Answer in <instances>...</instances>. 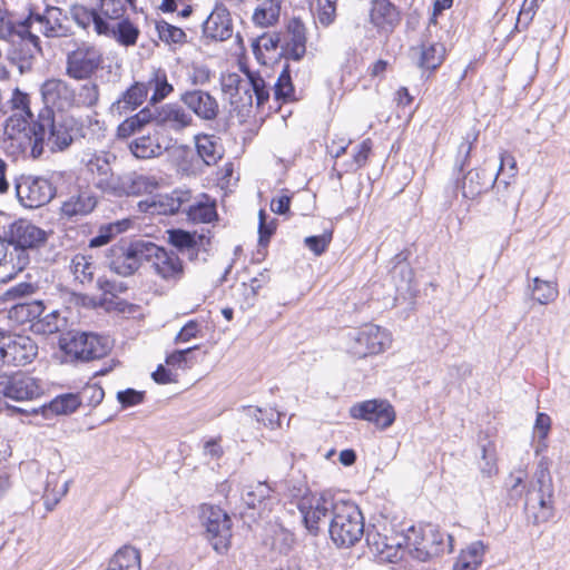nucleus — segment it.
Instances as JSON below:
<instances>
[{
	"label": "nucleus",
	"mask_w": 570,
	"mask_h": 570,
	"mask_svg": "<svg viewBox=\"0 0 570 570\" xmlns=\"http://www.w3.org/2000/svg\"><path fill=\"white\" fill-rule=\"evenodd\" d=\"M73 141V128L68 120H56L50 109H42L29 127L26 140H19L22 153L30 150L33 159L40 158L47 147L51 153L66 150Z\"/></svg>",
	"instance_id": "nucleus-1"
},
{
	"label": "nucleus",
	"mask_w": 570,
	"mask_h": 570,
	"mask_svg": "<svg viewBox=\"0 0 570 570\" xmlns=\"http://www.w3.org/2000/svg\"><path fill=\"white\" fill-rule=\"evenodd\" d=\"M524 510L535 525L554 515V488L546 460H540L530 488L525 493Z\"/></svg>",
	"instance_id": "nucleus-2"
},
{
	"label": "nucleus",
	"mask_w": 570,
	"mask_h": 570,
	"mask_svg": "<svg viewBox=\"0 0 570 570\" xmlns=\"http://www.w3.org/2000/svg\"><path fill=\"white\" fill-rule=\"evenodd\" d=\"M332 541L340 548L353 547L364 534V518L358 507L340 500L336 513L328 523Z\"/></svg>",
	"instance_id": "nucleus-3"
},
{
	"label": "nucleus",
	"mask_w": 570,
	"mask_h": 570,
	"mask_svg": "<svg viewBox=\"0 0 570 570\" xmlns=\"http://www.w3.org/2000/svg\"><path fill=\"white\" fill-rule=\"evenodd\" d=\"M17 36L30 47L22 56H18L17 51L12 52L11 59L19 62V68L22 70L24 67H30V59L33 55L41 52L39 37L28 29V20L26 18H18L16 13L8 11L0 6V40H10L11 37Z\"/></svg>",
	"instance_id": "nucleus-4"
},
{
	"label": "nucleus",
	"mask_w": 570,
	"mask_h": 570,
	"mask_svg": "<svg viewBox=\"0 0 570 570\" xmlns=\"http://www.w3.org/2000/svg\"><path fill=\"white\" fill-rule=\"evenodd\" d=\"M147 242L122 239L114 244L106 253V264L111 272L120 276L134 275L145 262Z\"/></svg>",
	"instance_id": "nucleus-5"
},
{
	"label": "nucleus",
	"mask_w": 570,
	"mask_h": 570,
	"mask_svg": "<svg viewBox=\"0 0 570 570\" xmlns=\"http://www.w3.org/2000/svg\"><path fill=\"white\" fill-rule=\"evenodd\" d=\"M104 53L90 42L75 43L66 55L65 73L73 80H89L102 68Z\"/></svg>",
	"instance_id": "nucleus-6"
},
{
	"label": "nucleus",
	"mask_w": 570,
	"mask_h": 570,
	"mask_svg": "<svg viewBox=\"0 0 570 570\" xmlns=\"http://www.w3.org/2000/svg\"><path fill=\"white\" fill-rule=\"evenodd\" d=\"M59 346L66 354L81 361L100 358L109 350L106 338L76 330L63 332L59 338Z\"/></svg>",
	"instance_id": "nucleus-7"
},
{
	"label": "nucleus",
	"mask_w": 570,
	"mask_h": 570,
	"mask_svg": "<svg viewBox=\"0 0 570 570\" xmlns=\"http://www.w3.org/2000/svg\"><path fill=\"white\" fill-rule=\"evenodd\" d=\"M338 501L330 492L311 494L301 499L298 510L303 515L304 525L311 534L317 535L321 527L325 525L327 521L331 522L336 513Z\"/></svg>",
	"instance_id": "nucleus-8"
},
{
	"label": "nucleus",
	"mask_w": 570,
	"mask_h": 570,
	"mask_svg": "<svg viewBox=\"0 0 570 570\" xmlns=\"http://www.w3.org/2000/svg\"><path fill=\"white\" fill-rule=\"evenodd\" d=\"M346 337L348 352L360 358L382 353L391 343L390 334L374 324L352 330Z\"/></svg>",
	"instance_id": "nucleus-9"
},
{
	"label": "nucleus",
	"mask_w": 570,
	"mask_h": 570,
	"mask_svg": "<svg viewBox=\"0 0 570 570\" xmlns=\"http://www.w3.org/2000/svg\"><path fill=\"white\" fill-rule=\"evenodd\" d=\"M10 102L13 114L6 120L4 135L9 140L19 145V140H26L29 127L36 119L30 109V98L27 94L18 88L14 89Z\"/></svg>",
	"instance_id": "nucleus-10"
},
{
	"label": "nucleus",
	"mask_w": 570,
	"mask_h": 570,
	"mask_svg": "<svg viewBox=\"0 0 570 570\" xmlns=\"http://www.w3.org/2000/svg\"><path fill=\"white\" fill-rule=\"evenodd\" d=\"M200 519L213 548L219 553L227 550L232 537L230 520L227 513L218 507L204 504Z\"/></svg>",
	"instance_id": "nucleus-11"
},
{
	"label": "nucleus",
	"mask_w": 570,
	"mask_h": 570,
	"mask_svg": "<svg viewBox=\"0 0 570 570\" xmlns=\"http://www.w3.org/2000/svg\"><path fill=\"white\" fill-rule=\"evenodd\" d=\"M16 194L23 207L39 208L53 198L56 189L47 178L21 176L16 184Z\"/></svg>",
	"instance_id": "nucleus-12"
},
{
	"label": "nucleus",
	"mask_w": 570,
	"mask_h": 570,
	"mask_svg": "<svg viewBox=\"0 0 570 570\" xmlns=\"http://www.w3.org/2000/svg\"><path fill=\"white\" fill-rule=\"evenodd\" d=\"M38 354L36 342L24 335H8L0 338V361L13 366H23Z\"/></svg>",
	"instance_id": "nucleus-13"
},
{
	"label": "nucleus",
	"mask_w": 570,
	"mask_h": 570,
	"mask_svg": "<svg viewBox=\"0 0 570 570\" xmlns=\"http://www.w3.org/2000/svg\"><path fill=\"white\" fill-rule=\"evenodd\" d=\"M412 533L415 538L412 540V538L409 537L407 544L414 547L415 558L422 561H426L428 559L436 557L445 551L451 552L453 550L452 537L440 532L432 525H429L423 530L420 539L413 529Z\"/></svg>",
	"instance_id": "nucleus-14"
},
{
	"label": "nucleus",
	"mask_w": 570,
	"mask_h": 570,
	"mask_svg": "<svg viewBox=\"0 0 570 570\" xmlns=\"http://www.w3.org/2000/svg\"><path fill=\"white\" fill-rule=\"evenodd\" d=\"M116 157L109 153H89L82 158L87 173L90 175L92 185L105 194L110 195L115 185L116 175L111 168V161Z\"/></svg>",
	"instance_id": "nucleus-15"
},
{
	"label": "nucleus",
	"mask_w": 570,
	"mask_h": 570,
	"mask_svg": "<svg viewBox=\"0 0 570 570\" xmlns=\"http://www.w3.org/2000/svg\"><path fill=\"white\" fill-rule=\"evenodd\" d=\"M48 234L46 230L33 225L26 219H19L11 224L7 243L10 244V249H21L29 264L28 249L38 248L47 242Z\"/></svg>",
	"instance_id": "nucleus-16"
},
{
	"label": "nucleus",
	"mask_w": 570,
	"mask_h": 570,
	"mask_svg": "<svg viewBox=\"0 0 570 570\" xmlns=\"http://www.w3.org/2000/svg\"><path fill=\"white\" fill-rule=\"evenodd\" d=\"M28 29L38 24V31L47 38H62L71 35L67 14L58 7H47L42 14L30 12L27 16Z\"/></svg>",
	"instance_id": "nucleus-17"
},
{
	"label": "nucleus",
	"mask_w": 570,
	"mask_h": 570,
	"mask_svg": "<svg viewBox=\"0 0 570 570\" xmlns=\"http://www.w3.org/2000/svg\"><path fill=\"white\" fill-rule=\"evenodd\" d=\"M145 262H150L155 273L165 281H178L184 275L183 262L175 252L147 242Z\"/></svg>",
	"instance_id": "nucleus-18"
},
{
	"label": "nucleus",
	"mask_w": 570,
	"mask_h": 570,
	"mask_svg": "<svg viewBox=\"0 0 570 570\" xmlns=\"http://www.w3.org/2000/svg\"><path fill=\"white\" fill-rule=\"evenodd\" d=\"M350 415L361 419L377 428H389L395 421V411L386 400L373 399L356 403L350 407Z\"/></svg>",
	"instance_id": "nucleus-19"
},
{
	"label": "nucleus",
	"mask_w": 570,
	"mask_h": 570,
	"mask_svg": "<svg viewBox=\"0 0 570 570\" xmlns=\"http://www.w3.org/2000/svg\"><path fill=\"white\" fill-rule=\"evenodd\" d=\"M40 94L45 104L43 109L59 112L70 111L72 108V86L60 78L47 79L40 87Z\"/></svg>",
	"instance_id": "nucleus-20"
},
{
	"label": "nucleus",
	"mask_w": 570,
	"mask_h": 570,
	"mask_svg": "<svg viewBox=\"0 0 570 570\" xmlns=\"http://www.w3.org/2000/svg\"><path fill=\"white\" fill-rule=\"evenodd\" d=\"M157 187L158 181L155 177L131 171L117 176L110 195L116 197L138 196L145 193H151Z\"/></svg>",
	"instance_id": "nucleus-21"
},
{
	"label": "nucleus",
	"mask_w": 570,
	"mask_h": 570,
	"mask_svg": "<svg viewBox=\"0 0 570 570\" xmlns=\"http://www.w3.org/2000/svg\"><path fill=\"white\" fill-rule=\"evenodd\" d=\"M153 109L155 125L164 129L180 132L193 125V116L178 104H165Z\"/></svg>",
	"instance_id": "nucleus-22"
},
{
	"label": "nucleus",
	"mask_w": 570,
	"mask_h": 570,
	"mask_svg": "<svg viewBox=\"0 0 570 570\" xmlns=\"http://www.w3.org/2000/svg\"><path fill=\"white\" fill-rule=\"evenodd\" d=\"M207 38L224 41L233 35V22L229 11L223 3H217L203 24Z\"/></svg>",
	"instance_id": "nucleus-23"
},
{
	"label": "nucleus",
	"mask_w": 570,
	"mask_h": 570,
	"mask_svg": "<svg viewBox=\"0 0 570 570\" xmlns=\"http://www.w3.org/2000/svg\"><path fill=\"white\" fill-rule=\"evenodd\" d=\"M4 396L16 400H32L41 394V387L35 377L26 374H17L1 382Z\"/></svg>",
	"instance_id": "nucleus-24"
},
{
	"label": "nucleus",
	"mask_w": 570,
	"mask_h": 570,
	"mask_svg": "<svg viewBox=\"0 0 570 570\" xmlns=\"http://www.w3.org/2000/svg\"><path fill=\"white\" fill-rule=\"evenodd\" d=\"M180 100L189 110L204 120H213L218 115V102L207 91H186L180 96Z\"/></svg>",
	"instance_id": "nucleus-25"
},
{
	"label": "nucleus",
	"mask_w": 570,
	"mask_h": 570,
	"mask_svg": "<svg viewBox=\"0 0 570 570\" xmlns=\"http://www.w3.org/2000/svg\"><path fill=\"white\" fill-rule=\"evenodd\" d=\"M96 206L97 198L91 191L78 190L61 204L60 210L63 217L77 220L78 218L90 214Z\"/></svg>",
	"instance_id": "nucleus-26"
},
{
	"label": "nucleus",
	"mask_w": 570,
	"mask_h": 570,
	"mask_svg": "<svg viewBox=\"0 0 570 570\" xmlns=\"http://www.w3.org/2000/svg\"><path fill=\"white\" fill-rule=\"evenodd\" d=\"M28 315H32L33 317H38V320L33 323L32 327L35 331L42 335H50L58 332H62L67 326L66 317L61 316L59 312L52 311L43 316H41L43 312V306L40 302H37L27 307Z\"/></svg>",
	"instance_id": "nucleus-27"
},
{
	"label": "nucleus",
	"mask_w": 570,
	"mask_h": 570,
	"mask_svg": "<svg viewBox=\"0 0 570 570\" xmlns=\"http://www.w3.org/2000/svg\"><path fill=\"white\" fill-rule=\"evenodd\" d=\"M27 266V258L21 249L11 252L10 244L0 239V282L12 279Z\"/></svg>",
	"instance_id": "nucleus-28"
},
{
	"label": "nucleus",
	"mask_w": 570,
	"mask_h": 570,
	"mask_svg": "<svg viewBox=\"0 0 570 570\" xmlns=\"http://www.w3.org/2000/svg\"><path fill=\"white\" fill-rule=\"evenodd\" d=\"M306 52V31L298 19H293L287 26L283 53L286 58L295 61L301 60Z\"/></svg>",
	"instance_id": "nucleus-29"
},
{
	"label": "nucleus",
	"mask_w": 570,
	"mask_h": 570,
	"mask_svg": "<svg viewBox=\"0 0 570 570\" xmlns=\"http://www.w3.org/2000/svg\"><path fill=\"white\" fill-rule=\"evenodd\" d=\"M191 195L189 190L175 189L169 194H160L153 197L154 212L156 215H174L183 212L185 205L190 203Z\"/></svg>",
	"instance_id": "nucleus-30"
},
{
	"label": "nucleus",
	"mask_w": 570,
	"mask_h": 570,
	"mask_svg": "<svg viewBox=\"0 0 570 570\" xmlns=\"http://www.w3.org/2000/svg\"><path fill=\"white\" fill-rule=\"evenodd\" d=\"M371 22L379 29L392 31L400 22V12L389 0H375L370 12Z\"/></svg>",
	"instance_id": "nucleus-31"
},
{
	"label": "nucleus",
	"mask_w": 570,
	"mask_h": 570,
	"mask_svg": "<svg viewBox=\"0 0 570 570\" xmlns=\"http://www.w3.org/2000/svg\"><path fill=\"white\" fill-rule=\"evenodd\" d=\"M148 95V86L144 82L132 83L122 95L111 105V111L118 115L130 112L141 106Z\"/></svg>",
	"instance_id": "nucleus-32"
},
{
	"label": "nucleus",
	"mask_w": 570,
	"mask_h": 570,
	"mask_svg": "<svg viewBox=\"0 0 570 570\" xmlns=\"http://www.w3.org/2000/svg\"><path fill=\"white\" fill-rule=\"evenodd\" d=\"M411 51L417 57V66L422 69L435 70L443 61L445 49L438 42H422L412 47Z\"/></svg>",
	"instance_id": "nucleus-33"
},
{
	"label": "nucleus",
	"mask_w": 570,
	"mask_h": 570,
	"mask_svg": "<svg viewBox=\"0 0 570 570\" xmlns=\"http://www.w3.org/2000/svg\"><path fill=\"white\" fill-rule=\"evenodd\" d=\"M168 242L180 252L196 249L206 252V245L209 244V238L204 234L171 229L168 230Z\"/></svg>",
	"instance_id": "nucleus-34"
},
{
	"label": "nucleus",
	"mask_w": 570,
	"mask_h": 570,
	"mask_svg": "<svg viewBox=\"0 0 570 570\" xmlns=\"http://www.w3.org/2000/svg\"><path fill=\"white\" fill-rule=\"evenodd\" d=\"M106 570H141L139 550L132 546H122L109 559Z\"/></svg>",
	"instance_id": "nucleus-35"
},
{
	"label": "nucleus",
	"mask_w": 570,
	"mask_h": 570,
	"mask_svg": "<svg viewBox=\"0 0 570 570\" xmlns=\"http://www.w3.org/2000/svg\"><path fill=\"white\" fill-rule=\"evenodd\" d=\"M487 546L478 540L462 549L453 564V570H476L483 562Z\"/></svg>",
	"instance_id": "nucleus-36"
},
{
	"label": "nucleus",
	"mask_w": 570,
	"mask_h": 570,
	"mask_svg": "<svg viewBox=\"0 0 570 570\" xmlns=\"http://www.w3.org/2000/svg\"><path fill=\"white\" fill-rule=\"evenodd\" d=\"M285 417V415L273 409L262 410L256 406H246L243 409V424L247 425L257 424L267 428L276 424L281 428Z\"/></svg>",
	"instance_id": "nucleus-37"
},
{
	"label": "nucleus",
	"mask_w": 570,
	"mask_h": 570,
	"mask_svg": "<svg viewBox=\"0 0 570 570\" xmlns=\"http://www.w3.org/2000/svg\"><path fill=\"white\" fill-rule=\"evenodd\" d=\"M245 75L247 95H245V98L239 97V100L242 101L243 106H252L253 96L249 94V90H252L256 97V105L259 107L269 98L268 86L258 72H254L247 69L245 70Z\"/></svg>",
	"instance_id": "nucleus-38"
},
{
	"label": "nucleus",
	"mask_w": 570,
	"mask_h": 570,
	"mask_svg": "<svg viewBox=\"0 0 570 570\" xmlns=\"http://www.w3.org/2000/svg\"><path fill=\"white\" fill-rule=\"evenodd\" d=\"M283 0H262L254 10L252 21L256 27L268 28L278 22Z\"/></svg>",
	"instance_id": "nucleus-39"
},
{
	"label": "nucleus",
	"mask_w": 570,
	"mask_h": 570,
	"mask_svg": "<svg viewBox=\"0 0 570 570\" xmlns=\"http://www.w3.org/2000/svg\"><path fill=\"white\" fill-rule=\"evenodd\" d=\"M70 13L75 22L82 28L88 27L92 22L95 31L98 35H107L109 32V22L105 21L95 10H89L83 6L75 4L70 9Z\"/></svg>",
	"instance_id": "nucleus-40"
},
{
	"label": "nucleus",
	"mask_w": 570,
	"mask_h": 570,
	"mask_svg": "<svg viewBox=\"0 0 570 570\" xmlns=\"http://www.w3.org/2000/svg\"><path fill=\"white\" fill-rule=\"evenodd\" d=\"M99 96L98 83L89 79L77 88L72 87V108H94L99 101Z\"/></svg>",
	"instance_id": "nucleus-41"
},
{
	"label": "nucleus",
	"mask_w": 570,
	"mask_h": 570,
	"mask_svg": "<svg viewBox=\"0 0 570 570\" xmlns=\"http://www.w3.org/2000/svg\"><path fill=\"white\" fill-rule=\"evenodd\" d=\"M81 405L79 394L66 393L56 396L43 407L46 417L50 415H68L73 413Z\"/></svg>",
	"instance_id": "nucleus-42"
},
{
	"label": "nucleus",
	"mask_w": 570,
	"mask_h": 570,
	"mask_svg": "<svg viewBox=\"0 0 570 570\" xmlns=\"http://www.w3.org/2000/svg\"><path fill=\"white\" fill-rule=\"evenodd\" d=\"M195 145L198 156L207 166L215 165L223 157V149L215 136H196Z\"/></svg>",
	"instance_id": "nucleus-43"
},
{
	"label": "nucleus",
	"mask_w": 570,
	"mask_h": 570,
	"mask_svg": "<svg viewBox=\"0 0 570 570\" xmlns=\"http://www.w3.org/2000/svg\"><path fill=\"white\" fill-rule=\"evenodd\" d=\"M150 122L155 124L154 109L150 107H146L136 115L126 118L118 126V136L121 138H127L134 135L135 132L139 131L142 127Z\"/></svg>",
	"instance_id": "nucleus-44"
},
{
	"label": "nucleus",
	"mask_w": 570,
	"mask_h": 570,
	"mask_svg": "<svg viewBox=\"0 0 570 570\" xmlns=\"http://www.w3.org/2000/svg\"><path fill=\"white\" fill-rule=\"evenodd\" d=\"M493 184L497 188L498 200L509 209V214L514 218L519 212L521 193L509 181L499 180L498 176H495Z\"/></svg>",
	"instance_id": "nucleus-45"
},
{
	"label": "nucleus",
	"mask_w": 570,
	"mask_h": 570,
	"mask_svg": "<svg viewBox=\"0 0 570 570\" xmlns=\"http://www.w3.org/2000/svg\"><path fill=\"white\" fill-rule=\"evenodd\" d=\"M122 46L129 47L137 42L139 29L128 19H119L116 23H109V32Z\"/></svg>",
	"instance_id": "nucleus-46"
},
{
	"label": "nucleus",
	"mask_w": 570,
	"mask_h": 570,
	"mask_svg": "<svg viewBox=\"0 0 570 570\" xmlns=\"http://www.w3.org/2000/svg\"><path fill=\"white\" fill-rule=\"evenodd\" d=\"M95 265L90 257L77 254L70 262V271L77 282L80 284H90L94 281Z\"/></svg>",
	"instance_id": "nucleus-47"
},
{
	"label": "nucleus",
	"mask_w": 570,
	"mask_h": 570,
	"mask_svg": "<svg viewBox=\"0 0 570 570\" xmlns=\"http://www.w3.org/2000/svg\"><path fill=\"white\" fill-rule=\"evenodd\" d=\"M146 85L148 86V89L151 88L154 90L150 98L151 104H157L164 100L174 90L173 85L167 80L166 72L161 69L155 70Z\"/></svg>",
	"instance_id": "nucleus-48"
},
{
	"label": "nucleus",
	"mask_w": 570,
	"mask_h": 570,
	"mask_svg": "<svg viewBox=\"0 0 570 570\" xmlns=\"http://www.w3.org/2000/svg\"><path fill=\"white\" fill-rule=\"evenodd\" d=\"M533 285L530 286L533 298L541 305H547L557 299L559 291L557 283L543 281L539 277L533 278Z\"/></svg>",
	"instance_id": "nucleus-49"
},
{
	"label": "nucleus",
	"mask_w": 570,
	"mask_h": 570,
	"mask_svg": "<svg viewBox=\"0 0 570 570\" xmlns=\"http://www.w3.org/2000/svg\"><path fill=\"white\" fill-rule=\"evenodd\" d=\"M98 13L104 19L119 20L124 18L129 6H132L135 0H98Z\"/></svg>",
	"instance_id": "nucleus-50"
},
{
	"label": "nucleus",
	"mask_w": 570,
	"mask_h": 570,
	"mask_svg": "<svg viewBox=\"0 0 570 570\" xmlns=\"http://www.w3.org/2000/svg\"><path fill=\"white\" fill-rule=\"evenodd\" d=\"M183 212L195 223H210L216 217L215 206L202 202L188 203Z\"/></svg>",
	"instance_id": "nucleus-51"
},
{
	"label": "nucleus",
	"mask_w": 570,
	"mask_h": 570,
	"mask_svg": "<svg viewBox=\"0 0 570 570\" xmlns=\"http://www.w3.org/2000/svg\"><path fill=\"white\" fill-rule=\"evenodd\" d=\"M273 491V488L268 483L257 482L247 488L246 492L243 494V501L248 508L254 509L269 499Z\"/></svg>",
	"instance_id": "nucleus-52"
},
{
	"label": "nucleus",
	"mask_w": 570,
	"mask_h": 570,
	"mask_svg": "<svg viewBox=\"0 0 570 570\" xmlns=\"http://www.w3.org/2000/svg\"><path fill=\"white\" fill-rule=\"evenodd\" d=\"M130 150L137 158L148 159L161 155L163 148L150 137H140L130 142Z\"/></svg>",
	"instance_id": "nucleus-53"
},
{
	"label": "nucleus",
	"mask_w": 570,
	"mask_h": 570,
	"mask_svg": "<svg viewBox=\"0 0 570 570\" xmlns=\"http://www.w3.org/2000/svg\"><path fill=\"white\" fill-rule=\"evenodd\" d=\"M487 184L482 181V173L470 170L464 177L461 190L464 198L473 199L485 189Z\"/></svg>",
	"instance_id": "nucleus-54"
},
{
	"label": "nucleus",
	"mask_w": 570,
	"mask_h": 570,
	"mask_svg": "<svg viewBox=\"0 0 570 570\" xmlns=\"http://www.w3.org/2000/svg\"><path fill=\"white\" fill-rule=\"evenodd\" d=\"M156 30L160 40L165 41L166 43H181L186 38V33L183 31V29L166 21L157 22Z\"/></svg>",
	"instance_id": "nucleus-55"
},
{
	"label": "nucleus",
	"mask_w": 570,
	"mask_h": 570,
	"mask_svg": "<svg viewBox=\"0 0 570 570\" xmlns=\"http://www.w3.org/2000/svg\"><path fill=\"white\" fill-rule=\"evenodd\" d=\"M274 94L276 99H289L294 95V86L291 79V72L288 66H285L283 71L277 78L274 86Z\"/></svg>",
	"instance_id": "nucleus-56"
},
{
	"label": "nucleus",
	"mask_w": 570,
	"mask_h": 570,
	"mask_svg": "<svg viewBox=\"0 0 570 570\" xmlns=\"http://www.w3.org/2000/svg\"><path fill=\"white\" fill-rule=\"evenodd\" d=\"M332 240V232H324L322 235L308 236L304 239L305 246L315 255H322Z\"/></svg>",
	"instance_id": "nucleus-57"
},
{
	"label": "nucleus",
	"mask_w": 570,
	"mask_h": 570,
	"mask_svg": "<svg viewBox=\"0 0 570 570\" xmlns=\"http://www.w3.org/2000/svg\"><path fill=\"white\" fill-rule=\"evenodd\" d=\"M223 88L230 92L233 97L239 96L242 91L247 95L246 78L243 79L236 73H230L224 78Z\"/></svg>",
	"instance_id": "nucleus-58"
},
{
	"label": "nucleus",
	"mask_w": 570,
	"mask_h": 570,
	"mask_svg": "<svg viewBox=\"0 0 570 570\" xmlns=\"http://www.w3.org/2000/svg\"><path fill=\"white\" fill-rule=\"evenodd\" d=\"M197 348L198 346L195 345L185 350L174 351L166 357V364L169 366L185 367L191 362V352Z\"/></svg>",
	"instance_id": "nucleus-59"
},
{
	"label": "nucleus",
	"mask_w": 570,
	"mask_h": 570,
	"mask_svg": "<svg viewBox=\"0 0 570 570\" xmlns=\"http://www.w3.org/2000/svg\"><path fill=\"white\" fill-rule=\"evenodd\" d=\"M97 286L104 294H108L112 297H116L117 295L127 291L125 283L115 279H108L106 277L98 278Z\"/></svg>",
	"instance_id": "nucleus-60"
},
{
	"label": "nucleus",
	"mask_w": 570,
	"mask_h": 570,
	"mask_svg": "<svg viewBox=\"0 0 570 570\" xmlns=\"http://www.w3.org/2000/svg\"><path fill=\"white\" fill-rule=\"evenodd\" d=\"M371 149H372L371 139L363 140L357 146V151L353 155V161L350 165V169L356 170V169L361 168L362 166H364L367 161Z\"/></svg>",
	"instance_id": "nucleus-61"
},
{
	"label": "nucleus",
	"mask_w": 570,
	"mask_h": 570,
	"mask_svg": "<svg viewBox=\"0 0 570 570\" xmlns=\"http://www.w3.org/2000/svg\"><path fill=\"white\" fill-rule=\"evenodd\" d=\"M119 232L118 225H108L105 227H101L99 230V234L95 237H92L89 242V247H100L106 244H108L111 238L115 236L116 233Z\"/></svg>",
	"instance_id": "nucleus-62"
},
{
	"label": "nucleus",
	"mask_w": 570,
	"mask_h": 570,
	"mask_svg": "<svg viewBox=\"0 0 570 570\" xmlns=\"http://www.w3.org/2000/svg\"><path fill=\"white\" fill-rule=\"evenodd\" d=\"M145 392L127 389L117 393V400L122 407L132 406L142 402Z\"/></svg>",
	"instance_id": "nucleus-63"
},
{
	"label": "nucleus",
	"mask_w": 570,
	"mask_h": 570,
	"mask_svg": "<svg viewBox=\"0 0 570 570\" xmlns=\"http://www.w3.org/2000/svg\"><path fill=\"white\" fill-rule=\"evenodd\" d=\"M199 330V324L196 321H189L175 337V343H186L191 338L197 337Z\"/></svg>",
	"instance_id": "nucleus-64"
}]
</instances>
